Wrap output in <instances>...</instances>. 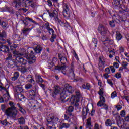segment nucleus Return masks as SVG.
Wrapping results in <instances>:
<instances>
[{"label":"nucleus","mask_w":129,"mask_h":129,"mask_svg":"<svg viewBox=\"0 0 129 129\" xmlns=\"http://www.w3.org/2000/svg\"><path fill=\"white\" fill-rule=\"evenodd\" d=\"M9 105L10 107L8 108L5 111V113L7 116L12 117V118H16V116L18 115V110L15 107L16 104L13 102H10Z\"/></svg>","instance_id":"f257e3e1"},{"label":"nucleus","mask_w":129,"mask_h":129,"mask_svg":"<svg viewBox=\"0 0 129 129\" xmlns=\"http://www.w3.org/2000/svg\"><path fill=\"white\" fill-rule=\"evenodd\" d=\"M21 56H24L25 58H27V56H28L27 51L24 48L21 49L20 52L18 51L16 57H15V59L18 63L22 65H26L28 61L23 57H21Z\"/></svg>","instance_id":"f03ea898"},{"label":"nucleus","mask_w":129,"mask_h":129,"mask_svg":"<svg viewBox=\"0 0 129 129\" xmlns=\"http://www.w3.org/2000/svg\"><path fill=\"white\" fill-rule=\"evenodd\" d=\"M75 93L76 96L72 95L70 100L72 105L75 107H78V106H79V104L78 102L80 101V92L79 91H77L75 92Z\"/></svg>","instance_id":"7ed1b4c3"},{"label":"nucleus","mask_w":129,"mask_h":129,"mask_svg":"<svg viewBox=\"0 0 129 129\" xmlns=\"http://www.w3.org/2000/svg\"><path fill=\"white\" fill-rule=\"evenodd\" d=\"M120 1L121 0H114L113 2V5L114 8H119V12L120 13H125V14H129L128 9L125 8L123 9L120 7Z\"/></svg>","instance_id":"20e7f679"},{"label":"nucleus","mask_w":129,"mask_h":129,"mask_svg":"<svg viewBox=\"0 0 129 129\" xmlns=\"http://www.w3.org/2000/svg\"><path fill=\"white\" fill-rule=\"evenodd\" d=\"M13 5L16 9L26 6V0H14Z\"/></svg>","instance_id":"39448f33"},{"label":"nucleus","mask_w":129,"mask_h":129,"mask_svg":"<svg viewBox=\"0 0 129 129\" xmlns=\"http://www.w3.org/2000/svg\"><path fill=\"white\" fill-rule=\"evenodd\" d=\"M47 13H48L49 15L51 18H54L55 19V20L56 22L57 23V19H59L58 18V12L55 8L51 9L50 10H46Z\"/></svg>","instance_id":"423d86ee"},{"label":"nucleus","mask_w":129,"mask_h":129,"mask_svg":"<svg viewBox=\"0 0 129 129\" xmlns=\"http://www.w3.org/2000/svg\"><path fill=\"white\" fill-rule=\"evenodd\" d=\"M37 54L36 52L34 51L33 50L30 51V55H27L26 56V59L27 60H29L28 63L29 64H33V63H35L36 62V56H35V55Z\"/></svg>","instance_id":"0eeeda50"},{"label":"nucleus","mask_w":129,"mask_h":129,"mask_svg":"<svg viewBox=\"0 0 129 129\" xmlns=\"http://www.w3.org/2000/svg\"><path fill=\"white\" fill-rule=\"evenodd\" d=\"M98 31L102 36H105L107 33H108V29L107 28L104 27V26L102 25L99 26L98 28Z\"/></svg>","instance_id":"6e6552de"},{"label":"nucleus","mask_w":129,"mask_h":129,"mask_svg":"<svg viewBox=\"0 0 129 129\" xmlns=\"http://www.w3.org/2000/svg\"><path fill=\"white\" fill-rule=\"evenodd\" d=\"M97 106H103V108L107 111L108 110V105L105 104V98L104 97L101 98V100L97 103Z\"/></svg>","instance_id":"1a4fd4ad"},{"label":"nucleus","mask_w":129,"mask_h":129,"mask_svg":"<svg viewBox=\"0 0 129 129\" xmlns=\"http://www.w3.org/2000/svg\"><path fill=\"white\" fill-rule=\"evenodd\" d=\"M68 76L70 79H74L75 78V74H74V63L72 62L71 68L68 73Z\"/></svg>","instance_id":"9d476101"},{"label":"nucleus","mask_w":129,"mask_h":129,"mask_svg":"<svg viewBox=\"0 0 129 129\" xmlns=\"http://www.w3.org/2000/svg\"><path fill=\"white\" fill-rule=\"evenodd\" d=\"M56 23H58L60 26L63 27V26L66 28V30H72V28L69 25V23L67 22H63L59 19L56 18Z\"/></svg>","instance_id":"9b49d317"},{"label":"nucleus","mask_w":129,"mask_h":129,"mask_svg":"<svg viewBox=\"0 0 129 129\" xmlns=\"http://www.w3.org/2000/svg\"><path fill=\"white\" fill-rule=\"evenodd\" d=\"M61 102H67L68 100H69V97L68 96L67 93H66V91H62V93L60 95V98Z\"/></svg>","instance_id":"f8f14e48"},{"label":"nucleus","mask_w":129,"mask_h":129,"mask_svg":"<svg viewBox=\"0 0 129 129\" xmlns=\"http://www.w3.org/2000/svg\"><path fill=\"white\" fill-rule=\"evenodd\" d=\"M63 91H65L67 94V93H73L74 92V88L70 86L69 84H65Z\"/></svg>","instance_id":"ddd939ff"},{"label":"nucleus","mask_w":129,"mask_h":129,"mask_svg":"<svg viewBox=\"0 0 129 129\" xmlns=\"http://www.w3.org/2000/svg\"><path fill=\"white\" fill-rule=\"evenodd\" d=\"M29 104H31L30 107H33L34 109L41 108V104L38 102L37 100H33V101L30 102Z\"/></svg>","instance_id":"4468645a"},{"label":"nucleus","mask_w":129,"mask_h":129,"mask_svg":"<svg viewBox=\"0 0 129 129\" xmlns=\"http://www.w3.org/2000/svg\"><path fill=\"white\" fill-rule=\"evenodd\" d=\"M43 28H44L46 30H47V32H49L50 35L52 34H55V31L53 29V28H51L50 27V23L49 22L45 23L44 25L42 26Z\"/></svg>","instance_id":"2eb2a0df"},{"label":"nucleus","mask_w":129,"mask_h":129,"mask_svg":"<svg viewBox=\"0 0 129 129\" xmlns=\"http://www.w3.org/2000/svg\"><path fill=\"white\" fill-rule=\"evenodd\" d=\"M19 45L18 44H16L15 43L13 44V45L10 46V50L12 52V54L14 57H16L18 54V51H17V48Z\"/></svg>","instance_id":"dca6fc26"},{"label":"nucleus","mask_w":129,"mask_h":129,"mask_svg":"<svg viewBox=\"0 0 129 129\" xmlns=\"http://www.w3.org/2000/svg\"><path fill=\"white\" fill-rule=\"evenodd\" d=\"M54 92L52 93V96L54 98L57 96V94L60 93V90H61V88H60V86L58 85H55L54 86L53 88Z\"/></svg>","instance_id":"f3484780"},{"label":"nucleus","mask_w":129,"mask_h":129,"mask_svg":"<svg viewBox=\"0 0 129 129\" xmlns=\"http://www.w3.org/2000/svg\"><path fill=\"white\" fill-rule=\"evenodd\" d=\"M63 14L64 17L66 18H69L70 14H69V8H68V5L65 4L63 7Z\"/></svg>","instance_id":"a211bd4d"},{"label":"nucleus","mask_w":129,"mask_h":129,"mask_svg":"<svg viewBox=\"0 0 129 129\" xmlns=\"http://www.w3.org/2000/svg\"><path fill=\"white\" fill-rule=\"evenodd\" d=\"M0 51L3 53H9L10 52V48L6 45L0 44Z\"/></svg>","instance_id":"6ab92c4d"},{"label":"nucleus","mask_w":129,"mask_h":129,"mask_svg":"<svg viewBox=\"0 0 129 129\" xmlns=\"http://www.w3.org/2000/svg\"><path fill=\"white\" fill-rule=\"evenodd\" d=\"M7 57L6 58V61H10L9 62V65L12 66V65H14L15 64V61H13L12 59H13V55L11 53H8L7 54Z\"/></svg>","instance_id":"aec40b11"},{"label":"nucleus","mask_w":129,"mask_h":129,"mask_svg":"<svg viewBox=\"0 0 129 129\" xmlns=\"http://www.w3.org/2000/svg\"><path fill=\"white\" fill-rule=\"evenodd\" d=\"M35 90H31L29 91V95L31 97L32 100H35L36 98V92L37 91V86H35Z\"/></svg>","instance_id":"412c9836"},{"label":"nucleus","mask_w":129,"mask_h":129,"mask_svg":"<svg viewBox=\"0 0 129 129\" xmlns=\"http://www.w3.org/2000/svg\"><path fill=\"white\" fill-rule=\"evenodd\" d=\"M58 57L62 65H65L67 63V58L63 54H58Z\"/></svg>","instance_id":"4be33fe9"},{"label":"nucleus","mask_w":129,"mask_h":129,"mask_svg":"<svg viewBox=\"0 0 129 129\" xmlns=\"http://www.w3.org/2000/svg\"><path fill=\"white\" fill-rule=\"evenodd\" d=\"M82 113L83 115V120H84V119H86V115H87V114L89 113V109L87 107L83 108Z\"/></svg>","instance_id":"5701e85b"},{"label":"nucleus","mask_w":129,"mask_h":129,"mask_svg":"<svg viewBox=\"0 0 129 129\" xmlns=\"http://www.w3.org/2000/svg\"><path fill=\"white\" fill-rule=\"evenodd\" d=\"M23 91V88L20 86H17L14 90V95L20 94Z\"/></svg>","instance_id":"b1692460"},{"label":"nucleus","mask_w":129,"mask_h":129,"mask_svg":"<svg viewBox=\"0 0 129 129\" xmlns=\"http://www.w3.org/2000/svg\"><path fill=\"white\" fill-rule=\"evenodd\" d=\"M33 50H34V52H35L36 54H40L41 52H42L43 48L41 45H38L33 48Z\"/></svg>","instance_id":"393cba45"},{"label":"nucleus","mask_w":129,"mask_h":129,"mask_svg":"<svg viewBox=\"0 0 129 129\" xmlns=\"http://www.w3.org/2000/svg\"><path fill=\"white\" fill-rule=\"evenodd\" d=\"M105 63V61L104 60V58L103 56H100L99 58V67H102V66H104V64Z\"/></svg>","instance_id":"a878e982"},{"label":"nucleus","mask_w":129,"mask_h":129,"mask_svg":"<svg viewBox=\"0 0 129 129\" xmlns=\"http://www.w3.org/2000/svg\"><path fill=\"white\" fill-rule=\"evenodd\" d=\"M3 97L6 102L10 100V93H9V91H6L5 94L3 95Z\"/></svg>","instance_id":"bb28decb"},{"label":"nucleus","mask_w":129,"mask_h":129,"mask_svg":"<svg viewBox=\"0 0 129 129\" xmlns=\"http://www.w3.org/2000/svg\"><path fill=\"white\" fill-rule=\"evenodd\" d=\"M91 127H92V125H91V118H89L87 119L86 128L91 129Z\"/></svg>","instance_id":"cd10ccee"},{"label":"nucleus","mask_w":129,"mask_h":129,"mask_svg":"<svg viewBox=\"0 0 129 129\" xmlns=\"http://www.w3.org/2000/svg\"><path fill=\"white\" fill-rule=\"evenodd\" d=\"M53 119H54V115L53 114H50L49 115H47L46 120L48 123L53 122Z\"/></svg>","instance_id":"c85d7f7f"},{"label":"nucleus","mask_w":129,"mask_h":129,"mask_svg":"<svg viewBox=\"0 0 129 129\" xmlns=\"http://www.w3.org/2000/svg\"><path fill=\"white\" fill-rule=\"evenodd\" d=\"M82 87L84 89H87V90H89L90 88H91V86H90V84L88 83H86L83 85H82Z\"/></svg>","instance_id":"c756f323"},{"label":"nucleus","mask_w":129,"mask_h":129,"mask_svg":"<svg viewBox=\"0 0 129 129\" xmlns=\"http://www.w3.org/2000/svg\"><path fill=\"white\" fill-rule=\"evenodd\" d=\"M15 97H18V99L20 101H22L23 99L26 98L25 97V96L23 95V94H17V95H14Z\"/></svg>","instance_id":"7c9ffc66"},{"label":"nucleus","mask_w":129,"mask_h":129,"mask_svg":"<svg viewBox=\"0 0 129 129\" xmlns=\"http://www.w3.org/2000/svg\"><path fill=\"white\" fill-rule=\"evenodd\" d=\"M1 26L4 30H7L8 28H9V24H8V22L3 21L1 22Z\"/></svg>","instance_id":"2f4dec72"},{"label":"nucleus","mask_w":129,"mask_h":129,"mask_svg":"<svg viewBox=\"0 0 129 129\" xmlns=\"http://www.w3.org/2000/svg\"><path fill=\"white\" fill-rule=\"evenodd\" d=\"M19 71H20L21 73H26V72H28V69L26 67L23 66L19 68Z\"/></svg>","instance_id":"473e14b6"},{"label":"nucleus","mask_w":129,"mask_h":129,"mask_svg":"<svg viewBox=\"0 0 129 129\" xmlns=\"http://www.w3.org/2000/svg\"><path fill=\"white\" fill-rule=\"evenodd\" d=\"M19 73L18 72H16L14 74V76L12 78V80L13 81H16L17 79L19 78Z\"/></svg>","instance_id":"72a5a7b5"},{"label":"nucleus","mask_w":129,"mask_h":129,"mask_svg":"<svg viewBox=\"0 0 129 129\" xmlns=\"http://www.w3.org/2000/svg\"><path fill=\"white\" fill-rule=\"evenodd\" d=\"M18 121L19 124H25V122H26L25 118L23 117H21L20 118H18Z\"/></svg>","instance_id":"f704fd0d"},{"label":"nucleus","mask_w":129,"mask_h":129,"mask_svg":"<svg viewBox=\"0 0 129 129\" xmlns=\"http://www.w3.org/2000/svg\"><path fill=\"white\" fill-rule=\"evenodd\" d=\"M105 124L106 126H111L112 125V121L110 119H108L106 120Z\"/></svg>","instance_id":"c9c22d12"},{"label":"nucleus","mask_w":129,"mask_h":129,"mask_svg":"<svg viewBox=\"0 0 129 129\" xmlns=\"http://www.w3.org/2000/svg\"><path fill=\"white\" fill-rule=\"evenodd\" d=\"M116 39L117 40V41H120L121 39H122V36H121V34L119 32H117L116 34Z\"/></svg>","instance_id":"e433bc0d"},{"label":"nucleus","mask_w":129,"mask_h":129,"mask_svg":"<svg viewBox=\"0 0 129 129\" xmlns=\"http://www.w3.org/2000/svg\"><path fill=\"white\" fill-rule=\"evenodd\" d=\"M17 105L19 108L18 110H19V111H21L22 113H24V112H25V109L23 108V107L21 106V104H20V103H18Z\"/></svg>","instance_id":"4c0bfd02"},{"label":"nucleus","mask_w":129,"mask_h":129,"mask_svg":"<svg viewBox=\"0 0 129 129\" xmlns=\"http://www.w3.org/2000/svg\"><path fill=\"white\" fill-rule=\"evenodd\" d=\"M36 78H37V82L38 83L39 82H40V83H42L43 82L44 80L42 79V77H41V76L38 75L36 76Z\"/></svg>","instance_id":"58836bf2"},{"label":"nucleus","mask_w":129,"mask_h":129,"mask_svg":"<svg viewBox=\"0 0 129 129\" xmlns=\"http://www.w3.org/2000/svg\"><path fill=\"white\" fill-rule=\"evenodd\" d=\"M98 94L100 95V99L101 100V98L102 97H103V89L101 88L99 92H98Z\"/></svg>","instance_id":"ea45409f"},{"label":"nucleus","mask_w":129,"mask_h":129,"mask_svg":"<svg viewBox=\"0 0 129 129\" xmlns=\"http://www.w3.org/2000/svg\"><path fill=\"white\" fill-rule=\"evenodd\" d=\"M42 58L44 59V60H48V54L46 53L45 52H43L41 55Z\"/></svg>","instance_id":"a19ab883"},{"label":"nucleus","mask_w":129,"mask_h":129,"mask_svg":"<svg viewBox=\"0 0 129 129\" xmlns=\"http://www.w3.org/2000/svg\"><path fill=\"white\" fill-rule=\"evenodd\" d=\"M33 87V84L28 83L25 86V89H31Z\"/></svg>","instance_id":"79ce46f5"},{"label":"nucleus","mask_w":129,"mask_h":129,"mask_svg":"<svg viewBox=\"0 0 129 129\" xmlns=\"http://www.w3.org/2000/svg\"><path fill=\"white\" fill-rule=\"evenodd\" d=\"M28 3L29 4V6H30L31 8H33V9H35L36 8V4L33 2L32 1H29Z\"/></svg>","instance_id":"37998d69"},{"label":"nucleus","mask_w":129,"mask_h":129,"mask_svg":"<svg viewBox=\"0 0 129 129\" xmlns=\"http://www.w3.org/2000/svg\"><path fill=\"white\" fill-rule=\"evenodd\" d=\"M66 68V64H63V66L58 67L57 70H59V71H60L62 70H65Z\"/></svg>","instance_id":"c03bdc74"},{"label":"nucleus","mask_w":129,"mask_h":129,"mask_svg":"<svg viewBox=\"0 0 129 129\" xmlns=\"http://www.w3.org/2000/svg\"><path fill=\"white\" fill-rule=\"evenodd\" d=\"M109 24L111 28H114V27H115V23L113 20L110 21Z\"/></svg>","instance_id":"a18cd8bd"},{"label":"nucleus","mask_w":129,"mask_h":129,"mask_svg":"<svg viewBox=\"0 0 129 129\" xmlns=\"http://www.w3.org/2000/svg\"><path fill=\"white\" fill-rule=\"evenodd\" d=\"M116 96H117V94L116 93V91H114L111 94V98L113 99V98H115V97H116Z\"/></svg>","instance_id":"49530a36"},{"label":"nucleus","mask_w":129,"mask_h":129,"mask_svg":"<svg viewBox=\"0 0 129 129\" xmlns=\"http://www.w3.org/2000/svg\"><path fill=\"white\" fill-rule=\"evenodd\" d=\"M122 65L124 69H126L127 70V69H128L127 68V66L128 65V63H127L126 62H123Z\"/></svg>","instance_id":"de8ad7c7"},{"label":"nucleus","mask_w":129,"mask_h":129,"mask_svg":"<svg viewBox=\"0 0 129 129\" xmlns=\"http://www.w3.org/2000/svg\"><path fill=\"white\" fill-rule=\"evenodd\" d=\"M7 41L4 37H0V44H6Z\"/></svg>","instance_id":"09e8293b"},{"label":"nucleus","mask_w":129,"mask_h":129,"mask_svg":"<svg viewBox=\"0 0 129 129\" xmlns=\"http://www.w3.org/2000/svg\"><path fill=\"white\" fill-rule=\"evenodd\" d=\"M59 121V118L57 117H55V116H53V119L52 121V122L54 123H57Z\"/></svg>","instance_id":"8fccbe9b"},{"label":"nucleus","mask_w":129,"mask_h":129,"mask_svg":"<svg viewBox=\"0 0 129 129\" xmlns=\"http://www.w3.org/2000/svg\"><path fill=\"white\" fill-rule=\"evenodd\" d=\"M25 19L27 20V21H29V22H31V23H33V24H36V21L33 20L32 18L29 17H26Z\"/></svg>","instance_id":"3c124183"},{"label":"nucleus","mask_w":129,"mask_h":129,"mask_svg":"<svg viewBox=\"0 0 129 129\" xmlns=\"http://www.w3.org/2000/svg\"><path fill=\"white\" fill-rule=\"evenodd\" d=\"M93 45L95 47H96V44H97V39L96 38H93L92 40Z\"/></svg>","instance_id":"603ef678"},{"label":"nucleus","mask_w":129,"mask_h":129,"mask_svg":"<svg viewBox=\"0 0 129 129\" xmlns=\"http://www.w3.org/2000/svg\"><path fill=\"white\" fill-rule=\"evenodd\" d=\"M106 43L109 44V45H112L113 44V40L111 39H109L108 38L107 39Z\"/></svg>","instance_id":"864d4df0"},{"label":"nucleus","mask_w":129,"mask_h":129,"mask_svg":"<svg viewBox=\"0 0 129 129\" xmlns=\"http://www.w3.org/2000/svg\"><path fill=\"white\" fill-rule=\"evenodd\" d=\"M100 40L102 42H106V41L107 40V38H106V36H105V35L101 37Z\"/></svg>","instance_id":"5fc2aeb1"},{"label":"nucleus","mask_w":129,"mask_h":129,"mask_svg":"<svg viewBox=\"0 0 129 129\" xmlns=\"http://www.w3.org/2000/svg\"><path fill=\"white\" fill-rule=\"evenodd\" d=\"M1 123L2 124H3V125H5L6 126V125H8L9 122H8V121H7V119H5L1 122Z\"/></svg>","instance_id":"6e6d98bb"},{"label":"nucleus","mask_w":129,"mask_h":129,"mask_svg":"<svg viewBox=\"0 0 129 129\" xmlns=\"http://www.w3.org/2000/svg\"><path fill=\"white\" fill-rule=\"evenodd\" d=\"M69 126H70V125L69 124L63 123L62 125V128H63V127H65L66 128H68Z\"/></svg>","instance_id":"4d7b16f0"},{"label":"nucleus","mask_w":129,"mask_h":129,"mask_svg":"<svg viewBox=\"0 0 129 129\" xmlns=\"http://www.w3.org/2000/svg\"><path fill=\"white\" fill-rule=\"evenodd\" d=\"M26 18L25 19H24L23 20H22L23 24L25 25L24 27H27V26H28V25L29 24Z\"/></svg>","instance_id":"13d9d810"},{"label":"nucleus","mask_w":129,"mask_h":129,"mask_svg":"<svg viewBox=\"0 0 129 129\" xmlns=\"http://www.w3.org/2000/svg\"><path fill=\"white\" fill-rule=\"evenodd\" d=\"M120 116L122 117H124V116H125V110H123L120 112Z\"/></svg>","instance_id":"bf43d9fd"},{"label":"nucleus","mask_w":129,"mask_h":129,"mask_svg":"<svg viewBox=\"0 0 129 129\" xmlns=\"http://www.w3.org/2000/svg\"><path fill=\"white\" fill-rule=\"evenodd\" d=\"M31 30H32V29L31 28H24V30H23V34H27V32H28V31H31Z\"/></svg>","instance_id":"052dcab7"},{"label":"nucleus","mask_w":129,"mask_h":129,"mask_svg":"<svg viewBox=\"0 0 129 129\" xmlns=\"http://www.w3.org/2000/svg\"><path fill=\"white\" fill-rule=\"evenodd\" d=\"M115 77H116V78H120L121 77V74H120V73H117L115 75Z\"/></svg>","instance_id":"680f3d73"},{"label":"nucleus","mask_w":129,"mask_h":129,"mask_svg":"<svg viewBox=\"0 0 129 129\" xmlns=\"http://www.w3.org/2000/svg\"><path fill=\"white\" fill-rule=\"evenodd\" d=\"M116 108H117V110L118 111L120 110L121 108H122V106L121 105H117L115 106Z\"/></svg>","instance_id":"e2e57ef3"},{"label":"nucleus","mask_w":129,"mask_h":129,"mask_svg":"<svg viewBox=\"0 0 129 129\" xmlns=\"http://www.w3.org/2000/svg\"><path fill=\"white\" fill-rule=\"evenodd\" d=\"M74 108L72 106H70L68 108V111L69 112H72Z\"/></svg>","instance_id":"0e129e2a"},{"label":"nucleus","mask_w":129,"mask_h":129,"mask_svg":"<svg viewBox=\"0 0 129 129\" xmlns=\"http://www.w3.org/2000/svg\"><path fill=\"white\" fill-rule=\"evenodd\" d=\"M4 90V91L7 92L8 91V89L5 88L4 87H3V86L0 85V91Z\"/></svg>","instance_id":"69168bd1"},{"label":"nucleus","mask_w":129,"mask_h":129,"mask_svg":"<svg viewBox=\"0 0 129 129\" xmlns=\"http://www.w3.org/2000/svg\"><path fill=\"white\" fill-rule=\"evenodd\" d=\"M28 81L30 83H33V84H35V80H34V79H33V78L28 79Z\"/></svg>","instance_id":"338daca9"},{"label":"nucleus","mask_w":129,"mask_h":129,"mask_svg":"<svg viewBox=\"0 0 129 129\" xmlns=\"http://www.w3.org/2000/svg\"><path fill=\"white\" fill-rule=\"evenodd\" d=\"M6 42L8 43V45H12L13 44V42H12L11 40V38H9L8 39H7Z\"/></svg>","instance_id":"774afa93"}]
</instances>
